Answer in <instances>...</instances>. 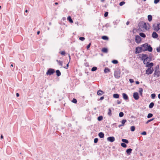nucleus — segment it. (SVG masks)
<instances>
[{"instance_id":"1","label":"nucleus","mask_w":160,"mask_h":160,"mask_svg":"<svg viewBox=\"0 0 160 160\" xmlns=\"http://www.w3.org/2000/svg\"><path fill=\"white\" fill-rule=\"evenodd\" d=\"M147 25L150 27V25L149 23H148L147 25L146 23L143 21L140 22L138 24L139 28H144L146 30L147 29Z\"/></svg>"},{"instance_id":"2","label":"nucleus","mask_w":160,"mask_h":160,"mask_svg":"<svg viewBox=\"0 0 160 160\" xmlns=\"http://www.w3.org/2000/svg\"><path fill=\"white\" fill-rule=\"evenodd\" d=\"M152 28L153 30L156 32H158L160 29V23L153 24Z\"/></svg>"},{"instance_id":"3","label":"nucleus","mask_w":160,"mask_h":160,"mask_svg":"<svg viewBox=\"0 0 160 160\" xmlns=\"http://www.w3.org/2000/svg\"><path fill=\"white\" fill-rule=\"evenodd\" d=\"M121 72L119 70H117L114 72V76L115 78H119L120 77Z\"/></svg>"},{"instance_id":"4","label":"nucleus","mask_w":160,"mask_h":160,"mask_svg":"<svg viewBox=\"0 0 160 160\" xmlns=\"http://www.w3.org/2000/svg\"><path fill=\"white\" fill-rule=\"evenodd\" d=\"M55 72V70L54 69L50 68L48 70L46 74L47 75H51L53 74Z\"/></svg>"},{"instance_id":"5","label":"nucleus","mask_w":160,"mask_h":160,"mask_svg":"<svg viewBox=\"0 0 160 160\" xmlns=\"http://www.w3.org/2000/svg\"><path fill=\"white\" fill-rule=\"evenodd\" d=\"M153 71V68H148L146 70V74L147 75L151 74L152 73Z\"/></svg>"},{"instance_id":"6","label":"nucleus","mask_w":160,"mask_h":160,"mask_svg":"<svg viewBox=\"0 0 160 160\" xmlns=\"http://www.w3.org/2000/svg\"><path fill=\"white\" fill-rule=\"evenodd\" d=\"M152 48L151 47V46L150 45H149L148 43L147 48H143V51H148L149 52H152Z\"/></svg>"},{"instance_id":"7","label":"nucleus","mask_w":160,"mask_h":160,"mask_svg":"<svg viewBox=\"0 0 160 160\" xmlns=\"http://www.w3.org/2000/svg\"><path fill=\"white\" fill-rule=\"evenodd\" d=\"M143 48H142V47H137L135 49V53L136 54L139 53L141 52V51L143 50Z\"/></svg>"},{"instance_id":"8","label":"nucleus","mask_w":160,"mask_h":160,"mask_svg":"<svg viewBox=\"0 0 160 160\" xmlns=\"http://www.w3.org/2000/svg\"><path fill=\"white\" fill-rule=\"evenodd\" d=\"M135 42L137 43H140L142 40L140 37L138 35H136L135 37Z\"/></svg>"},{"instance_id":"9","label":"nucleus","mask_w":160,"mask_h":160,"mask_svg":"<svg viewBox=\"0 0 160 160\" xmlns=\"http://www.w3.org/2000/svg\"><path fill=\"white\" fill-rule=\"evenodd\" d=\"M133 97L136 100H138L139 99V96L138 93L137 92H135L133 94Z\"/></svg>"},{"instance_id":"10","label":"nucleus","mask_w":160,"mask_h":160,"mask_svg":"<svg viewBox=\"0 0 160 160\" xmlns=\"http://www.w3.org/2000/svg\"><path fill=\"white\" fill-rule=\"evenodd\" d=\"M160 73L159 72V70H154V72L153 74L154 77H155L157 76V77H158L160 76Z\"/></svg>"},{"instance_id":"11","label":"nucleus","mask_w":160,"mask_h":160,"mask_svg":"<svg viewBox=\"0 0 160 160\" xmlns=\"http://www.w3.org/2000/svg\"><path fill=\"white\" fill-rule=\"evenodd\" d=\"M115 140V138L113 137H109L107 138V140L111 142H113Z\"/></svg>"},{"instance_id":"12","label":"nucleus","mask_w":160,"mask_h":160,"mask_svg":"<svg viewBox=\"0 0 160 160\" xmlns=\"http://www.w3.org/2000/svg\"><path fill=\"white\" fill-rule=\"evenodd\" d=\"M158 36V34L155 32H153L152 34V37L154 38H157Z\"/></svg>"},{"instance_id":"13","label":"nucleus","mask_w":160,"mask_h":160,"mask_svg":"<svg viewBox=\"0 0 160 160\" xmlns=\"http://www.w3.org/2000/svg\"><path fill=\"white\" fill-rule=\"evenodd\" d=\"M122 97L125 100H127L128 99V97L127 95L125 93H123L122 94Z\"/></svg>"},{"instance_id":"14","label":"nucleus","mask_w":160,"mask_h":160,"mask_svg":"<svg viewBox=\"0 0 160 160\" xmlns=\"http://www.w3.org/2000/svg\"><path fill=\"white\" fill-rule=\"evenodd\" d=\"M153 66V62L149 63L148 62V63L147 64L146 66V67H148V68H152V67Z\"/></svg>"},{"instance_id":"15","label":"nucleus","mask_w":160,"mask_h":160,"mask_svg":"<svg viewBox=\"0 0 160 160\" xmlns=\"http://www.w3.org/2000/svg\"><path fill=\"white\" fill-rule=\"evenodd\" d=\"M104 93V92L101 90H99L97 92V94L98 95H101Z\"/></svg>"},{"instance_id":"16","label":"nucleus","mask_w":160,"mask_h":160,"mask_svg":"<svg viewBox=\"0 0 160 160\" xmlns=\"http://www.w3.org/2000/svg\"><path fill=\"white\" fill-rule=\"evenodd\" d=\"M132 149L131 148L128 149L126 150V152L128 155H130L132 152Z\"/></svg>"},{"instance_id":"17","label":"nucleus","mask_w":160,"mask_h":160,"mask_svg":"<svg viewBox=\"0 0 160 160\" xmlns=\"http://www.w3.org/2000/svg\"><path fill=\"white\" fill-rule=\"evenodd\" d=\"M98 135L100 138H103L104 137V134L102 132L99 133Z\"/></svg>"},{"instance_id":"18","label":"nucleus","mask_w":160,"mask_h":160,"mask_svg":"<svg viewBox=\"0 0 160 160\" xmlns=\"http://www.w3.org/2000/svg\"><path fill=\"white\" fill-rule=\"evenodd\" d=\"M113 96L115 98H118L119 97V95L118 93H114L113 94Z\"/></svg>"},{"instance_id":"19","label":"nucleus","mask_w":160,"mask_h":160,"mask_svg":"<svg viewBox=\"0 0 160 160\" xmlns=\"http://www.w3.org/2000/svg\"><path fill=\"white\" fill-rule=\"evenodd\" d=\"M145 60H146V61H148V62H149L152 60V58L151 57H148L147 56V57L145 58Z\"/></svg>"},{"instance_id":"20","label":"nucleus","mask_w":160,"mask_h":160,"mask_svg":"<svg viewBox=\"0 0 160 160\" xmlns=\"http://www.w3.org/2000/svg\"><path fill=\"white\" fill-rule=\"evenodd\" d=\"M56 75L58 76L59 77L61 75V73L59 70H57L56 71Z\"/></svg>"},{"instance_id":"21","label":"nucleus","mask_w":160,"mask_h":160,"mask_svg":"<svg viewBox=\"0 0 160 160\" xmlns=\"http://www.w3.org/2000/svg\"><path fill=\"white\" fill-rule=\"evenodd\" d=\"M102 52L104 53H107L108 52V49L106 48H103L102 50Z\"/></svg>"},{"instance_id":"22","label":"nucleus","mask_w":160,"mask_h":160,"mask_svg":"<svg viewBox=\"0 0 160 160\" xmlns=\"http://www.w3.org/2000/svg\"><path fill=\"white\" fill-rule=\"evenodd\" d=\"M140 36L144 38L146 37V35L145 33L143 32H140L139 34Z\"/></svg>"},{"instance_id":"23","label":"nucleus","mask_w":160,"mask_h":160,"mask_svg":"<svg viewBox=\"0 0 160 160\" xmlns=\"http://www.w3.org/2000/svg\"><path fill=\"white\" fill-rule=\"evenodd\" d=\"M148 20L149 22L151 21L152 20V17L151 15H149L148 16Z\"/></svg>"},{"instance_id":"24","label":"nucleus","mask_w":160,"mask_h":160,"mask_svg":"<svg viewBox=\"0 0 160 160\" xmlns=\"http://www.w3.org/2000/svg\"><path fill=\"white\" fill-rule=\"evenodd\" d=\"M122 141L123 142V143H125L128 144L129 143L128 141L126 139H122Z\"/></svg>"},{"instance_id":"25","label":"nucleus","mask_w":160,"mask_h":160,"mask_svg":"<svg viewBox=\"0 0 160 160\" xmlns=\"http://www.w3.org/2000/svg\"><path fill=\"white\" fill-rule=\"evenodd\" d=\"M110 70L108 68H105L104 70V72L105 73H107L108 72H110Z\"/></svg>"},{"instance_id":"26","label":"nucleus","mask_w":160,"mask_h":160,"mask_svg":"<svg viewBox=\"0 0 160 160\" xmlns=\"http://www.w3.org/2000/svg\"><path fill=\"white\" fill-rule=\"evenodd\" d=\"M154 105V103L153 102H151L150 103L149 106V108H152L153 106Z\"/></svg>"},{"instance_id":"27","label":"nucleus","mask_w":160,"mask_h":160,"mask_svg":"<svg viewBox=\"0 0 160 160\" xmlns=\"http://www.w3.org/2000/svg\"><path fill=\"white\" fill-rule=\"evenodd\" d=\"M68 20L71 23L73 22V20H72L71 17L70 16L68 17L67 18Z\"/></svg>"},{"instance_id":"28","label":"nucleus","mask_w":160,"mask_h":160,"mask_svg":"<svg viewBox=\"0 0 160 160\" xmlns=\"http://www.w3.org/2000/svg\"><path fill=\"white\" fill-rule=\"evenodd\" d=\"M102 38L104 40H108V38L106 36H103L102 37Z\"/></svg>"},{"instance_id":"29","label":"nucleus","mask_w":160,"mask_h":160,"mask_svg":"<svg viewBox=\"0 0 160 160\" xmlns=\"http://www.w3.org/2000/svg\"><path fill=\"white\" fill-rule=\"evenodd\" d=\"M56 61L58 62V64L60 66H62V61L57 60Z\"/></svg>"},{"instance_id":"30","label":"nucleus","mask_w":160,"mask_h":160,"mask_svg":"<svg viewBox=\"0 0 160 160\" xmlns=\"http://www.w3.org/2000/svg\"><path fill=\"white\" fill-rule=\"evenodd\" d=\"M143 89L141 88H140L139 90V92L141 96H142V94Z\"/></svg>"},{"instance_id":"31","label":"nucleus","mask_w":160,"mask_h":160,"mask_svg":"<svg viewBox=\"0 0 160 160\" xmlns=\"http://www.w3.org/2000/svg\"><path fill=\"white\" fill-rule=\"evenodd\" d=\"M147 55L145 54H142V60H144V59L146 58L147 57Z\"/></svg>"},{"instance_id":"32","label":"nucleus","mask_w":160,"mask_h":160,"mask_svg":"<svg viewBox=\"0 0 160 160\" xmlns=\"http://www.w3.org/2000/svg\"><path fill=\"white\" fill-rule=\"evenodd\" d=\"M97 119L98 121H101L103 119V117L102 116H100Z\"/></svg>"},{"instance_id":"33","label":"nucleus","mask_w":160,"mask_h":160,"mask_svg":"<svg viewBox=\"0 0 160 160\" xmlns=\"http://www.w3.org/2000/svg\"><path fill=\"white\" fill-rule=\"evenodd\" d=\"M111 112V110L110 108H109L108 114L109 116H111L112 115Z\"/></svg>"},{"instance_id":"34","label":"nucleus","mask_w":160,"mask_h":160,"mask_svg":"<svg viewBox=\"0 0 160 160\" xmlns=\"http://www.w3.org/2000/svg\"><path fill=\"white\" fill-rule=\"evenodd\" d=\"M148 45V43H145L144 44H142V48L143 47L144 48H147V46Z\"/></svg>"},{"instance_id":"35","label":"nucleus","mask_w":160,"mask_h":160,"mask_svg":"<svg viewBox=\"0 0 160 160\" xmlns=\"http://www.w3.org/2000/svg\"><path fill=\"white\" fill-rule=\"evenodd\" d=\"M122 147L123 148H125L127 147V145L126 144V143H122L121 144Z\"/></svg>"},{"instance_id":"36","label":"nucleus","mask_w":160,"mask_h":160,"mask_svg":"<svg viewBox=\"0 0 160 160\" xmlns=\"http://www.w3.org/2000/svg\"><path fill=\"white\" fill-rule=\"evenodd\" d=\"M112 62L114 64H117L118 63V61L116 60H113L112 61Z\"/></svg>"},{"instance_id":"37","label":"nucleus","mask_w":160,"mask_h":160,"mask_svg":"<svg viewBox=\"0 0 160 160\" xmlns=\"http://www.w3.org/2000/svg\"><path fill=\"white\" fill-rule=\"evenodd\" d=\"M97 68L96 67H93L91 69L92 71H94L97 70Z\"/></svg>"},{"instance_id":"38","label":"nucleus","mask_w":160,"mask_h":160,"mask_svg":"<svg viewBox=\"0 0 160 160\" xmlns=\"http://www.w3.org/2000/svg\"><path fill=\"white\" fill-rule=\"evenodd\" d=\"M131 131L133 132L135 130V127L134 126H132L130 128Z\"/></svg>"},{"instance_id":"39","label":"nucleus","mask_w":160,"mask_h":160,"mask_svg":"<svg viewBox=\"0 0 160 160\" xmlns=\"http://www.w3.org/2000/svg\"><path fill=\"white\" fill-rule=\"evenodd\" d=\"M127 122V120L126 119H123L121 123L122 125H124L125 123Z\"/></svg>"},{"instance_id":"40","label":"nucleus","mask_w":160,"mask_h":160,"mask_svg":"<svg viewBox=\"0 0 160 160\" xmlns=\"http://www.w3.org/2000/svg\"><path fill=\"white\" fill-rule=\"evenodd\" d=\"M152 116H153L152 114L149 113L148 114V116H147V118H151Z\"/></svg>"},{"instance_id":"41","label":"nucleus","mask_w":160,"mask_h":160,"mask_svg":"<svg viewBox=\"0 0 160 160\" xmlns=\"http://www.w3.org/2000/svg\"><path fill=\"white\" fill-rule=\"evenodd\" d=\"M156 97V94L155 93H152L151 95V97L152 98L154 99Z\"/></svg>"},{"instance_id":"42","label":"nucleus","mask_w":160,"mask_h":160,"mask_svg":"<svg viewBox=\"0 0 160 160\" xmlns=\"http://www.w3.org/2000/svg\"><path fill=\"white\" fill-rule=\"evenodd\" d=\"M159 65H158L157 66L154 68V70H159Z\"/></svg>"},{"instance_id":"43","label":"nucleus","mask_w":160,"mask_h":160,"mask_svg":"<svg viewBox=\"0 0 160 160\" xmlns=\"http://www.w3.org/2000/svg\"><path fill=\"white\" fill-rule=\"evenodd\" d=\"M124 115V113L122 112H120L119 113V116L120 117H122Z\"/></svg>"},{"instance_id":"44","label":"nucleus","mask_w":160,"mask_h":160,"mask_svg":"<svg viewBox=\"0 0 160 160\" xmlns=\"http://www.w3.org/2000/svg\"><path fill=\"white\" fill-rule=\"evenodd\" d=\"M154 118H152V119H150L148 120V121H147L146 122V124H148L149 122H151L154 119Z\"/></svg>"},{"instance_id":"45","label":"nucleus","mask_w":160,"mask_h":160,"mask_svg":"<svg viewBox=\"0 0 160 160\" xmlns=\"http://www.w3.org/2000/svg\"><path fill=\"white\" fill-rule=\"evenodd\" d=\"M72 102L74 103H77V100L75 98H73L72 100Z\"/></svg>"},{"instance_id":"46","label":"nucleus","mask_w":160,"mask_h":160,"mask_svg":"<svg viewBox=\"0 0 160 160\" xmlns=\"http://www.w3.org/2000/svg\"><path fill=\"white\" fill-rule=\"evenodd\" d=\"M125 2L124 1H122L120 2L119 3V5L120 6H122L124 4H125Z\"/></svg>"},{"instance_id":"47","label":"nucleus","mask_w":160,"mask_h":160,"mask_svg":"<svg viewBox=\"0 0 160 160\" xmlns=\"http://www.w3.org/2000/svg\"><path fill=\"white\" fill-rule=\"evenodd\" d=\"M160 1V0H154V2L155 4H157Z\"/></svg>"},{"instance_id":"48","label":"nucleus","mask_w":160,"mask_h":160,"mask_svg":"<svg viewBox=\"0 0 160 160\" xmlns=\"http://www.w3.org/2000/svg\"><path fill=\"white\" fill-rule=\"evenodd\" d=\"M59 53H60L61 55H65L66 53L64 51H62L60 52H59Z\"/></svg>"},{"instance_id":"49","label":"nucleus","mask_w":160,"mask_h":160,"mask_svg":"<svg viewBox=\"0 0 160 160\" xmlns=\"http://www.w3.org/2000/svg\"><path fill=\"white\" fill-rule=\"evenodd\" d=\"M80 40L83 41L85 39V38L84 37H80L79 38Z\"/></svg>"},{"instance_id":"50","label":"nucleus","mask_w":160,"mask_h":160,"mask_svg":"<svg viewBox=\"0 0 160 160\" xmlns=\"http://www.w3.org/2000/svg\"><path fill=\"white\" fill-rule=\"evenodd\" d=\"M98 141V139L97 138H96L94 139V143H97Z\"/></svg>"},{"instance_id":"51","label":"nucleus","mask_w":160,"mask_h":160,"mask_svg":"<svg viewBox=\"0 0 160 160\" xmlns=\"http://www.w3.org/2000/svg\"><path fill=\"white\" fill-rule=\"evenodd\" d=\"M143 62L144 64H147L148 63V62H147L146 61V60H145V58L144 59Z\"/></svg>"},{"instance_id":"52","label":"nucleus","mask_w":160,"mask_h":160,"mask_svg":"<svg viewBox=\"0 0 160 160\" xmlns=\"http://www.w3.org/2000/svg\"><path fill=\"white\" fill-rule=\"evenodd\" d=\"M108 12H106L104 14V16L105 17H107L108 15Z\"/></svg>"},{"instance_id":"53","label":"nucleus","mask_w":160,"mask_h":160,"mask_svg":"<svg viewBox=\"0 0 160 160\" xmlns=\"http://www.w3.org/2000/svg\"><path fill=\"white\" fill-rule=\"evenodd\" d=\"M156 50H157V51L158 52H160V47L157 48Z\"/></svg>"},{"instance_id":"54","label":"nucleus","mask_w":160,"mask_h":160,"mask_svg":"<svg viewBox=\"0 0 160 160\" xmlns=\"http://www.w3.org/2000/svg\"><path fill=\"white\" fill-rule=\"evenodd\" d=\"M141 134L143 135H146L147 134V132L145 131H143L141 133Z\"/></svg>"},{"instance_id":"55","label":"nucleus","mask_w":160,"mask_h":160,"mask_svg":"<svg viewBox=\"0 0 160 160\" xmlns=\"http://www.w3.org/2000/svg\"><path fill=\"white\" fill-rule=\"evenodd\" d=\"M90 46H91V43H90L87 46V49L88 50L90 48Z\"/></svg>"},{"instance_id":"56","label":"nucleus","mask_w":160,"mask_h":160,"mask_svg":"<svg viewBox=\"0 0 160 160\" xmlns=\"http://www.w3.org/2000/svg\"><path fill=\"white\" fill-rule=\"evenodd\" d=\"M129 81L131 83H132L134 82V80L132 79H129Z\"/></svg>"},{"instance_id":"57","label":"nucleus","mask_w":160,"mask_h":160,"mask_svg":"<svg viewBox=\"0 0 160 160\" xmlns=\"http://www.w3.org/2000/svg\"><path fill=\"white\" fill-rule=\"evenodd\" d=\"M69 64V63H68L67 64L66 66L65 67H64V68H66V69H67V68H68V66H69V64Z\"/></svg>"},{"instance_id":"58","label":"nucleus","mask_w":160,"mask_h":160,"mask_svg":"<svg viewBox=\"0 0 160 160\" xmlns=\"http://www.w3.org/2000/svg\"><path fill=\"white\" fill-rule=\"evenodd\" d=\"M121 103V102L118 100H117V103L118 104H120Z\"/></svg>"},{"instance_id":"59","label":"nucleus","mask_w":160,"mask_h":160,"mask_svg":"<svg viewBox=\"0 0 160 160\" xmlns=\"http://www.w3.org/2000/svg\"><path fill=\"white\" fill-rule=\"evenodd\" d=\"M72 126V124L71 123H69L68 124V128H69L71 127Z\"/></svg>"},{"instance_id":"60","label":"nucleus","mask_w":160,"mask_h":160,"mask_svg":"<svg viewBox=\"0 0 160 160\" xmlns=\"http://www.w3.org/2000/svg\"><path fill=\"white\" fill-rule=\"evenodd\" d=\"M104 96H102V97H101L100 98L99 100H103V99H104Z\"/></svg>"},{"instance_id":"61","label":"nucleus","mask_w":160,"mask_h":160,"mask_svg":"<svg viewBox=\"0 0 160 160\" xmlns=\"http://www.w3.org/2000/svg\"><path fill=\"white\" fill-rule=\"evenodd\" d=\"M136 84H139V82L138 81H136L135 82Z\"/></svg>"},{"instance_id":"62","label":"nucleus","mask_w":160,"mask_h":160,"mask_svg":"<svg viewBox=\"0 0 160 160\" xmlns=\"http://www.w3.org/2000/svg\"><path fill=\"white\" fill-rule=\"evenodd\" d=\"M16 96H17V97H19V94L18 93H16Z\"/></svg>"},{"instance_id":"63","label":"nucleus","mask_w":160,"mask_h":160,"mask_svg":"<svg viewBox=\"0 0 160 160\" xmlns=\"http://www.w3.org/2000/svg\"><path fill=\"white\" fill-rule=\"evenodd\" d=\"M129 23H130L129 22V21H128L127 22H126V24L127 25H128L129 24Z\"/></svg>"},{"instance_id":"64","label":"nucleus","mask_w":160,"mask_h":160,"mask_svg":"<svg viewBox=\"0 0 160 160\" xmlns=\"http://www.w3.org/2000/svg\"><path fill=\"white\" fill-rule=\"evenodd\" d=\"M158 98L160 99V93L158 94Z\"/></svg>"}]
</instances>
